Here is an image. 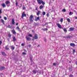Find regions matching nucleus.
Wrapping results in <instances>:
<instances>
[{"mask_svg":"<svg viewBox=\"0 0 77 77\" xmlns=\"http://www.w3.org/2000/svg\"><path fill=\"white\" fill-rule=\"evenodd\" d=\"M29 19L30 21H33V16L31 15L29 17Z\"/></svg>","mask_w":77,"mask_h":77,"instance_id":"nucleus-1","label":"nucleus"},{"mask_svg":"<svg viewBox=\"0 0 77 77\" xmlns=\"http://www.w3.org/2000/svg\"><path fill=\"white\" fill-rule=\"evenodd\" d=\"M16 29H17V30H20V28L18 26L17 27Z\"/></svg>","mask_w":77,"mask_h":77,"instance_id":"nucleus-33","label":"nucleus"},{"mask_svg":"<svg viewBox=\"0 0 77 77\" xmlns=\"http://www.w3.org/2000/svg\"><path fill=\"white\" fill-rule=\"evenodd\" d=\"M73 53H75V50H73Z\"/></svg>","mask_w":77,"mask_h":77,"instance_id":"nucleus-44","label":"nucleus"},{"mask_svg":"<svg viewBox=\"0 0 77 77\" xmlns=\"http://www.w3.org/2000/svg\"><path fill=\"white\" fill-rule=\"evenodd\" d=\"M13 38V41H15L16 40V38H15V37H14Z\"/></svg>","mask_w":77,"mask_h":77,"instance_id":"nucleus-24","label":"nucleus"},{"mask_svg":"<svg viewBox=\"0 0 77 77\" xmlns=\"http://www.w3.org/2000/svg\"><path fill=\"white\" fill-rule=\"evenodd\" d=\"M33 38L35 39H37L38 38V35L35 34L34 37H33Z\"/></svg>","mask_w":77,"mask_h":77,"instance_id":"nucleus-2","label":"nucleus"},{"mask_svg":"<svg viewBox=\"0 0 77 77\" xmlns=\"http://www.w3.org/2000/svg\"><path fill=\"white\" fill-rule=\"evenodd\" d=\"M46 13L45 11H43L42 13V14L43 15H45Z\"/></svg>","mask_w":77,"mask_h":77,"instance_id":"nucleus-23","label":"nucleus"},{"mask_svg":"<svg viewBox=\"0 0 77 77\" xmlns=\"http://www.w3.org/2000/svg\"><path fill=\"white\" fill-rule=\"evenodd\" d=\"M33 72L34 74H36V73L38 72V71L36 70H34Z\"/></svg>","mask_w":77,"mask_h":77,"instance_id":"nucleus-18","label":"nucleus"},{"mask_svg":"<svg viewBox=\"0 0 77 77\" xmlns=\"http://www.w3.org/2000/svg\"><path fill=\"white\" fill-rule=\"evenodd\" d=\"M60 21L61 23H62V22H63V19L61 18L60 20Z\"/></svg>","mask_w":77,"mask_h":77,"instance_id":"nucleus-29","label":"nucleus"},{"mask_svg":"<svg viewBox=\"0 0 77 77\" xmlns=\"http://www.w3.org/2000/svg\"><path fill=\"white\" fill-rule=\"evenodd\" d=\"M42 3L43 5H45V2H43V1H42Z\"/></svg>","mask_w":77,"mask_h":77,"instance_id":"nucleus-26","label":"nucleus"},{"mask_svg":"<svg viewBox=\"0 0 77 77\" xmlns=\"http://www.w3.org/2000/svg\"><path fill=\"white\" fill-rule=\"evenodd\" d=\"M26 39L27 41H30L31 38L27 36H26Z\"/></svg>","mask_w":77,"mask_h":77,"instance_id":"nucleus-7","label":"nucleus"},{"mask_svg":"<svg viewBox=\"0 0 77 77\" xmlns=\"http://www.w3.org/2000/svg\"><path fill=\"white\" fill-rule=\"evenodd\" d=\"M2 55H5V52H2Z\"/></svg>","mask_w":77,"mask_h":77,"instance_id":"nucleus-31","label":"nucleus"},{"mask_svg":"<svg viewBox=\"0 0 77 77\" xmlns=\"http://www.w3.org/2000/svg\"><path fill=\"white\" fill-rule=\"evenodd\" d=\"M74 29V28H70L69 29V30L70 31H73Z\"/></svg>","mask_w":77,"mask_h":77,"instance_id":"nucleus-11","label":"nucleus"},{"mask_svg":"<svg viewBox=\"0 0 77 77\" xmlns=\"http://www.w3.org/2000/svg\"><path fill=\"white\" fill-rule=\"evenodd\" d=\"M43 30H47L48 29L47 28H44Z\"/></svg>","mask_w":77,"mask_h":77,"instance_id":"nucleus-28","label":"nucleus"},{"mask_svg":"<svg viewBox=\"0 0 77 77\" xmlns=\"http://www.w3.org/2000/svg\"><path fill=\"white\" fill-rule=\"evenodd\" d=\"M38 20H39V17H37V18L35 20V21H37Z\"/></svg>","mask_w":77,"mask_h":77,"instance_id":"nucleus-21","label":"nucleus"},{"mask_svg":"<svg viewBox=\"0 0 77 77\" xmlns=\"http://www.w3.org/2000/svg\"><path fill=\"white\" fill-rule=\"evenodd\" d=\"M16 6H18V2H16Z\"/></svg>","mask_w":77,"mask_h":77,"instance_id":"nucleus-41","label":"nucleus"},{"mask_svg":"<svg viewBox=\"0 0 77 77\" xmlns=\"http://www.w3.org/2000/svg\"><path fill=\"white\" fill-rule=\"evenodd\" d=\"M23 54H26V53H25L24 52H23Z\"/></svg>","mask_w":77,"mask_h":77,"instance_id":"nucleus-48","label":"nucleus"},{"mask_svg":"<svg viewBox=\"0 0 77 77\" xmlns=\"http://www.w3.org/2000/svg\"><path fill=\"white\" fill-rule=\"evenodd\" d=\"M46 15L47 17H48L49 16V14L47 13L46 14Z\"/></svg>","mask_w":77,"mask_h":77,"instance_id":"nucleus-39","label":"nucleus"},{"mask_svg":"<svg viewBox=\"0 0 77 77\" xmlns=\"http://www.w3.org/2000/svg\"><path fill=\"white\" fill-rule=\"evenodd\" d=\"M40 45H38V47H40Z\"/></svg>","mask_w":77,"mask_h":77,"instance_id":"nucleus-52","label":"nucleus"},{"mask_svg":"<svg viewBox=\"0 0 77 77\" xmlns=\"http://www.w3.org/2000/svg\"><path fill=\"white\" fill-rule=\"evenodd\" d=\"M18 23H17L16 24V26H18Z\"/></svg>","mask_w":77,"mask_h":77,"instance_id":"nucleus-46","label":"nucleus"},{"mask_svg":"<svg viewBox=\"0 0 77 77\" xmlns=\"http://www.w3.org/2000/svg\"><path fill=\"white\" fill-rule=\"evenodd\" d=\"M32 32H33V31H32Z\"/></svg>","mask_w":77,"mask_h":77,"instance_id":"nucleus-56","label":"nucleus"},{"mask_svg":"<svg viewBox=\"0 0 77 77\" xmlns=\"http://www.w3.org/2000/svg\"><path fill=\"white\" fill-rule=\"evenodd\" d=\"M4 19L5 20H7V17H4Z\"/></svg>","mask_w":77,"mask_h":77,"instance_id":"nucleus-32","label":"nucleus"},{"mask_svg":"<svg viewBox=\"0 0 77 77\" xmlns=\"http://www.w3.org/2000/svg\"><path fill=\"white\" fill-rule=\"evenodd\" d=\"M2 14V10H0V14Z\"/></svg>","mask_w":77,"mask_h":77,"instance_id":"nucleus-45","label":"nucleus"},{"mask_svg":"<svg viewBox=\"0 0 77 77\" xmlns=\"http://www.w3.org/2000/svg\"><path fill=\"white\" fill-rule=\"evenodd\" d=\"M63 30L64 32H65V33L66 32H67V31L66 30V28L63 29Z\"/></svg>","mask_w":77,"mask_h":77,"instance_id":"nucleus-25","label":"nucleus"},{"mask_svg":"<svg viewBox=\"0 0 77 77\" xmlns=\"http://www.w3.org/2000/svg\"><path fill=\"white\" fill-rule=\"evenodd\" d=\"M44 41H45V42H46V41H47V40L46 39V38H44Z\"/></svg>","mask_w":77,"mask_h":77,"instance_id":"nucleus-36","label":"nucleus"},{"mask_svg":"<svg viewBox=\"0 0 77 77\" xmlns=\"http://www.w3.org/2000/svg\"><path fill=\"white\" fill-rule=\"evenodd\" d=\"M29 47H31V45H29Z\"/></svg>","mask_w":77,"mask_h":77,"instance_id":"nucleus-50","label":"nucleus"},{"mask_svg":"<svg viewBox=\"0 0 77 77\" xmlns=\"http://www.w3.org/2000/svg\"><path fill=\"white\" fill-rule=\"evenodd\" d=\"M28 36H29V37H32L33 35L30 34H29L28 35Z\"/></svg>","mask_w":77,"mask_h":77,"instance_id":"nucleus-13","label":"nucleus"},{"mask_svg":"<svg viewBox=\"0 0 77 77\" xmlns=\"http://www.w3.org/2000/svg\"><path fill=\"white\" fill-rule=\"evenodd\" d=\"M57 26H58V28H59V29L62 28V26H61V25L59 23H57Z\"/></svg>","mask_w":77,"mask_h":77,"instance_id":"nucleus-3","label":"nucleus"},{"mask_svg":"<svg viewBox=\"0 0 77 77\" xmlns=\"http://www.w3.org/2000/svg\"><path fill=\"white\" fill-rule=\"evenodd\" d=\"M8 45H7L5 46V49H6V50H9V48H8Z\"/></svg>","mask_w":77,"mask_h":77,"instance_id":"nucleus-17","label":"nucleus"},{"mask_svg":"<svg viewBox=\"0 0 77 77\" xmlns=\"http://www.w3.org/2000/svg\"><path fill=\"white\" fill-rule=\"evenodd\" d=\"M2 18V17H1V16H0V18Z\"/></svg>","mask_w":77,"mask_h":77,"instance_id":"nucleus-53","label":"nucleus"},{"mask_svg":"<svg viewBox=\"0 0 77 77\" xmlns=\"http://www.w3.org/2000/svg\"><path fill=\"white\" fill-rule=\"evenodd\" d=\"M41 13V11H38V12L37 13V15H39L40 13Z\"/></svg>","mask_w":77,"mask_h":77,"instance_id":"nucleus-15","label":"nucleus"},{"mask_svg":"<svg viewBox=\"0 0 77 77\" xmlns=\"http://www.w3.org/2000/svg\"><path fill=\"white\" fill-rule=\"evenodd\" d=\"M53 65L54 66H56V63H53Z\"/></svg>","mask_w":77,"mask_h":77,"instance_id":"nucleus-35","label":"nucleus"},{"mask_svg":"<svg viewBox=\"0 0 77 77\" xmlns=\"http://www.w3.org/2000/svg\"><path fill=\"white\" fill-rule=\"evenodd\" d=\"M75 19H77V17H75Z\"/></svg>","mask_w":77,"mask_h":77,"instance_id":"nucleus-51","label":"nucleus"},{"mask_svg":"<svg viewBox=\"0 0 77 77\" xmlns=\"http://www.w3.org/2000/svg\"><path fill=\"white\" fill-rule=\"evenodd\" d=\"M46 23H45V25H46Z\"/></svg>","mask_w":77,"mask_h":77,"instance_id":"nucleus-54","label":"nucleus"},{"mask_svg":"<svg viewBox=\"0 0 77 77\" xmlns=\"http://www.w3.org/2000/svg\"><path fill=\"white\" fill-rule=\"evenodd\" d=\"M1 22L4 24H5V21L3 19H1Z\"/></svg>","mask_w":77,"mask_h":77,"instance_id":"nucleus-16","label":"nucleus"},{"mask_svg":"<svg viewBox=\"0 0 77 77\" xmlns=\"http://www.w3.org/2000/svg\"><path fill=\"white\" fill-rule=\"evenodd\" d=\"M24 17H26V14H24V12H23L22 14V18H23Z\"/></svg>","mask_w":77,"mask_h":77,"instance_id":"nucleus-6","label":"nucleus"},{"mask_svg":"<svg viewBox=\"0 0 77 77\" xmlns=\"http://www.w3.org/2000/svg\"><path fill=\"white\" fill-rule=\"evenodd\" d=\"M11 47L12 50H14L15 49V47H13V46H11Z\"/></svg>","mask_w":77,"mask_h":77,"instance_id":"nucleus-27","label":"nucleus"},{"mask_svg":"<svg viewBox=\"0 0 77 77\" xmlns=\"http://www.w3.org/2000/svg\"><path fill=\"white\" fill-rule=\"evenodd\" d=\"M69 77H74V76H73V75L71 74V75H69Z\"/></svg>","mask_w":77,"mask_h":77,"instance_id":"nucleus-34","label":"nucleus"},{"mask_svg":"<svg viewBox=\"0 0 77 77\" xmlns=\"http://www.w3.org/2000/svg\"><path fill=\"white\" fill-rule=\"evenodd\" d=\"M23 10L26 9V7H23Z\"/></svg>","mask_w":77,"mask_h":77,"instance_id":"nucleus-38","label":"nucleus"},{"mask_svg":"<svg viewBox=\"0 0 77 77\" xmlns=\"http://www.w3.org/2000/svg\"><path fill=\"white\" fill-rule=\"evenodd\" d=\"M66 20H67L68 23H70V19H69V18H67L66 19Z\"/></svg>","mask_w":77,"mask_h":77,"instance_id":"nucleus-19","label":"nucleus"},{"mask_svg":"<svg viewBox=\"0 0 77 77\" xmlns=\"http://www.w3.org/2000/svg\"><path fill=\"white\" fill-rule=\"evenodd\" d=\"M5 3L8 6H9V5H10V2L7 1L5 2Z\"/></svg>","mask_w":77,"mask_h":77,"instance_id":"nucleus-4","label":"nucleus"},{"mask_svg":"<svg viewBox=\"0 0 77 77\" xmlns=\"http://www.w3.org/2000/svg\"><path fill=\"white\" fill-rule=\"evenodd\" d=\"M12 24H15V20H14V19H13L12 20Z\"/></svg>","mask_w":77,"mask_h":77,"instance_id":"nucleus-10","label":"nucleus"},{"mask_svg":"<svg viewBox=\"0 0 77 77\" xmlns=\"http://www.w3.org/2000/svg\"><path fill=\"white\" fill-rule=\"evenodd\" d=\"M62 12H66V10L65 9H63L62 10Z\"/></svg>","mask_w":77,"mask_h":77,"instance_id":"nucleus-30","label":"nucleus"},{"mask_svg":"<svg viewBox=\"0 0 77 77\" xmlns=\"http://www.w3.org/2000/svg\"><path fill=\"white\" fill-rule=\"evenodd\" d=\"M2 43V41H0V45H1Z\"/></svg>","mask_w":77,"mask_h":77,"instance_id":"nucleus-43","label":"nucleus"},{"mask_svg":"<svg viewBox=\"0 0 77 77\" xmlns=\"http://www.w3.org/2000/svg\"><path fill=\"white\" fill-rule=\"evenodd\" d=\"M8 36H9V37H11V35L9 34L8 35Z\"/></svg>","mask_w":77,"mask_h":77,"instance_id":"nucleus-42","label":"nucleus"},{"mask_svg":"<svg viewBox=\"0 0 77 77\" xmlns=\"http://www.w3.org/2000/svg\"><path fill=\"white\" fill-rule=\"evenodd\" d=\"M53 0V1H54V0Z\"/></svg>","mask_w":77,"mask_h":77,"instance_id":"nucleus-55","label":"nucleus"},{"mask_svg":"<svg viewBox=\"0 0 77 77\" xmlns=\"http://www.w3.org/2000/svg\"><path fill=\"white\" fill-rule=\"evenodd\" d=\"M67 38H70V36H67L66 37Z\"/></svg>","mask_w":77,"mask_h":77,"instance_id":"nucleus-40","label":"nucleus"},{"mask_svg":"<svg viewBox=\"0 0 77 77\" xmlns=\"http://www.w3.org/2000/svg\"><path fill=\"white\" fill-rule=\"evenodd\" d=\"M37 2H38V4H39L40 5H41V3H42V0H37Z\"/></svg>","mask_w":77,"mask_h":77,"instance_id":"nucleus-5","label":"nucleus"},{"mask_svg":"<svg viewBox=\"0 0 77 77\" xmlns=\"http://www.w3.org/2000/svg\"><path fill=\"white\" fill-rule=\"evenodd\" d=\"M5 69V67H1V69Z\"/></svg>","mask_w":77,"mask_h":77,"instance_id":"nucleus-37","label":"nucleus"},{"mask_svg":"<svg viewBox=\"0 0 77 77\" xmlns=\"http://www.w3.org/2000/svg\"><path fill=\"white\" fill-rule=\"evenodd\" d=\"M75 64L77 65V61L75 62Z\"/></svg>","mask_w":77,"mask_h":77,"instance_id":"nucleus-49","label":"nucleus"},{"mask_svg":"<svg viewBox=\"0 0 77 77\" xmlns=\"http://www.w3.org/2000/svg\"><path fill=\"white\" fill-rule=\"evenodd\" d=\"M2 6L3 7L5 8V6H6V5H5V4L4 3L2 4Z\"/></svg>","mask_w":77,"mask_h":77,"instance_id":"nucleus-14","label":"nucleus"},{"mask_svg":"<svg viewBox=\"0 0 77 77\" xmlns=\"http://www.w3.org/2000/svg\"><path fill=\"white\" fill-rule=\"evenodd\" d=\"M12 32L13 33V34H16V32H15V30L13 29L12 30Z\"/></svg>","mask_w":77,"mask_h":77,"instance_id":"nucleus-12","label":"nucleus"},{"mask_svg":"<svg viewBox=\"0 0 77 77\" xmlns=\"http://www.w3.org/2000/svg\"><path fill=\"white\" fill-rule=\"evenodd\" d=\"M30 60L31 61H32V58H33L32 55H30Z\"/></svg>","mask_w":77,"mask_h":77,"instance_id":"nucleus-20","label":"nucleus"},{"mask_svg":"<svg viewBox=\"0 0 77 77\" xmlns=\"http://www.w3.org/2000/svg\"><path fill=\"white\" fill-rule=\"evenodd\" d=\"M21 45H22V46H23V45H24V44L23 43Z\"/></svg>","mask_w":77,"mask_h":77,"instance_id":"nucleus-47","label":"nucleus"},{"mask_svg":"<svg viewBox=\"0 0 77 77\" xmlns=\"http://www.w3.org/2000/svg\"><path fill=\"white\" fill-rule=\"evenodd\" d=\"M70 45L72 47H75V45L74 43H71L70 44Z\"/></svg>","mask_w":77,"mask_h":77,"instance_id":"nucleus-8","label":"nucleus"},{"mask_svg":"<svg viewBox=\"0 0 77 77\" xmlns=\"http://www.w3.org/2000/svg\"><path fill=\"white\" fill-rule=\"evenodd\" d=\"M44 5H41L39 7L40 9H42L43 8H44Z\"/></svg>","mask_w":77,"mask_h":77,"instance_id":"nucleus-9","label":"nucleus"},{"mask_svg":"<svg viewBox=\"0 0 77 77\" xmlns=\"http://www.w3.org/2000/svg\"><path fill=\"white\" fill-rule=\"evenodd\" d=\"M74 14L73 13H72L71 12H70L69 13V15H72V14Z\"/></svg>","mask_w":77,"mask_h":77,"instance_id":"nucleus-22","label":"nucleus"}]
</instances>
